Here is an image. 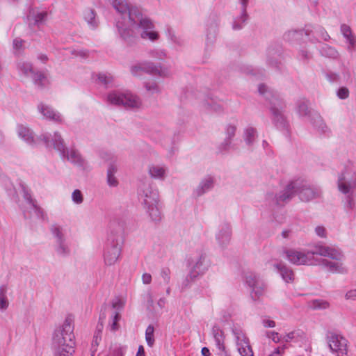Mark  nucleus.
<instances>
[{
	"label": "nucleus",
	"instance_id": "c756f323",
	"mask_svg": "<svg viewBox=\"0 0 356 356\" xmlns=\"http://www.w3.org/2000/svg\"><path fill=\"white\" fill-rule=\"evenodd\" d=\"M267 287L266 284L264 280H261L259 283L251 288V298L254 301H257L261 296L264 294L265 290Z\"/></svg>",
	"mask_w": 356,
	"mask_h": 356
},
{
	"label": "nucleus",
	"instance_id": "b1692460",
	"mask_svg": "<svg viewBox=\"0 0 356 356\" xmlns=\"http://www.w3.org/2000/svg\"><path fill=\"white\" fill-rule=\"evenodd\" d=\"M148 174L152 179L164 180L166 175V168L159 165H149L148 166Z\"/></svg>",
	"mask_w": 356,
	"mask_h": 356
},
{
	"label": "nucleus",
	"instance_id": "2f4dec72",
	"mask_svg": "<svg viewBox=\"0 0 356 356\" xmlns=\"http://www.w3.org/2000/svg\"><path fill=\"white\" fill-rule=\"evenodd\" d=\"M267 287L266 284L264 280H261L259 283L251 288V298L254 301H257L261 296L264 294L265 290Z\"/></svg>",
	"mask_w": 356,
	"mask_h": 356
},
{
	"label": "nucleus",
	"instance_id": "5701e85b",
	"mask_svg": "<svg viewBox=\"0 0 356 356\" xmlns=\"http://www.w3.org/2000/svg\"><path fill=\"white\" fill-rule=\"evenodd\" d=\"M38 108L39 112L47 119L55 122H60L61 120L59 113H56L51 106L40 103L38 106Z\"/></svg>",
	"mask_w": 356,
	"mask_h": 356
},
{
	"label": "nucleus",
	"instance_id": "39448f33",
	"mask_svg": "<svg viewBox=\"0 0 356 356\" xmlns=\"http://www.w3.org/2000/svg\"><path fill=\"white\" fill-rule=\"evenodd\" d=\"M123 224L115 221L111 223L110 234L104 254V262L106 265H113L118 260L123 243Z\"/></svg>",
	"mask_w": 356,
	"mask_h": 356
},
{
	"label": "nucleus",
	"instance_id": "774afa93",
	"mask_svg": "<svg viewBox=\"0 0 356 356\" xmlns=\"http://www.w3.org/2000/svg\"><path fill=\"white\" fill-rule=\"evenodd\" d=\"M262 323L265 327H274L275 326V322L269 319L263 320Z\"/></svg>",
	"mask_w": 356,
	"mask_h": 356
},
{
	"label": "nucleus",
	"instance_id": "4d7b16f0",
	"mask_svg": "<svg viewBox=\"0 0 356 356\" xmlns=\"http://www.w3.org/2000/svg\"><path fill=\"white\" fill-rule=\"evenodd\" d=\"M107 183L110 186H117L118 181L115 177V175H107Z\"/></svg>",
	"mask_w": 356,
	"mask_h": 356
},
{
	"label": "nucleus",
	"instance_id": "cd10ccee",
	"mask_svg": "<svg viewBox=\"0 0 356 356\" xmlns=\"http://www.w3.org/2000/svg\"><path fill=\"white\" fill-rule=\"evenodd\" d=\"M218 33V24L213 22L207 29L206 45L207 48L213 45L216 41V35Z\"/></svg>",
	"mask_w": 356,
	"mask_h": 356
},
{
	"label": "nucleus",
	"instance_id": "393cba45",
	"mask_svg": "<svg viewBox=\"0 0 356 356\" xmlns=\"http://www.w3.org/2000/svg\"><path fill=\"white\" fill-rule=\"evenodd\" d=\"M310 121L312 124L314 125V127L321 133L322 134H326L327 132H330V129L325 124L324 122L323 118L321 116L317 113H313Z\"/></svg>",
	"mask_w": 356,
	"mask_h": 356
},
{
	"label": "nucleus",
	"instance_id": "f257e3e1",
	"mask_svg": "<svg viewBox=\"0 0 356 356\" xmlns=\"http://www.w3.org/2000/svg\"><path fill=\"white\" fill-rule=\"evenodd\" d=\"M112 5L123 19L122 22H117L116 26L120 37L128 45L136 42V37L134 29L143 39L155 41L159 38L158 33L154 30L153 22L144 15L139 8L130 7L127 0H113Z\"/></svg>",
	"mask_w": 356,
	"mask_h": 356
},
{
	"label": "nucleus",
	"instance_id": "dca6fc26",
	"mask_svg": "<svg viewBox=\"0 0 356 356\" xmlns=\"http://www.w3.org/2000/svg\"><path fill=\"white\" fill-rule=\"evenodd\" d=\"M313 31L309 27H306L304 29L299 30H289L285 32L283 35V39L290 43H294L303 39V36H309Z\"/></svg>",
	"mask_w": 356,
	"mask_h": 356
},
{
	"label": "nucleus",
	"instance_id": "1a4fd4ad",
	"mask_svg": "<svg viewBox=\"0 0 356 356\" xmlns=\"http://www.w3.org/2000/svg\"><path fill=\"white\" fill-rule=\"evenodd\" d=\"M107 99L111 104L125 108H138L141 104L140 99L130 92L113 91L108 95Z\"/></svg>",
	"mask_w": 356,
	"mask_h": 356
},
{
	"label": "nucleus",
	"instance_id": "4c0bfd02",
	"mask_svg": "<svg viewBox=\"0 0 356 356\" xmlns=\"http://www.w3.org/2000/svg\"><path fill=\"white\" fill-rule=\"evenodd\" d=\"M321 54L322 56L330 58H337L339 56L338 51L334 48L327 44H324L321 49Z\"/></svg>",
	"mask_w": 356,
	"mask_h": 356
},
{
	"label": "nucleus",
	"instance_id": "2eb2a0df",
	"mask_svg": "<svg viewBox=\"0 0 356 356\" xmlns=\"http://www.w3.org/2000/svg\"><path fill=\"white\" fill-rule=\"evenodd\" d=\"M169 68H131V73L134 76L141 77L144 74L152 76L165 77L169 75Z\"/></svg>",
	"mask_w": 356,
	"mask_h": 356
},
{
	"label": "nucleus",
	"instance_id": "473e14b6",
	"mask_svg": "<svg viewBox=\"0 0 356 356\" xmlns=\"http://www.w3.org/2000/svg\"><path fill=\"white\" fill-rule=\"evenodd\" d=\"M65 54L72 58L84 59L88 57V51L81 48H69L66 49Z\"/></svg>",
	"mask_w": 356,
	"mask_h": 356
},
{
	"label": "nucleus",
	"instance_id": "de8ad7c7",
	"mask_svg": "<svg viewBox=\"0 0 356 356\" xmlns=\"http://www.w3.org/2000/svg\"><path fill=\"white\" fill-rule=\"evenodd\" d=\"M249 1L250 0H238L241 4V17L243 18V22L245 19H248V15L247 13V6L248 5Z\"/></svg>",
	"mask_w": 356,
	"mask_h": 356
},
{
	"label": "nucleus",
	"instance_id": "20e7f679",
	"mask_svg": "<svg viewBox=\"0 0 356 356\" xmlns=\"http://www.w3.org/2000/svg\"><path fill=\"white\" fill-rule=\"evenodd\" d=\"M310 252L312 255L317 254L331 259L332 260L321 259L319 261V265L330 273H345L346 272V269L342 263L343 254L339 250L322 243H317L313 246Z\"/></svg>",
	"mask_w": 356,
	"mask_h": 356
},
{
	"label": "nucleus",
	"instance_id": "f704fd0d",
	"mask_svg": "<svg viewBox=\"0 0 356 356\" xmlns=\"http://www.w3.org/2000/svg\"><path fill=\"white\" fill-rule=\"evenodd\" d=\"M309 308L312 309H326L330 307V303L327 300L322 299L313 300L308 303Z\"/></svg>",
	"mask_w": 356,
	"mask_h": 356
},
{
	"label": "nucleus",
	"instance_id": "f8f14e48",
	"mask_svg": "<svg viewBox=\"0 0 356 356\" xmlns=\"http://www.w3.org/2000/svg\"><path fill=\"white\" fill-rule=\"evenodd\" d=\"M326 340L330 351L338 356L347 354V340L341 335L334 332H328Z\"/></svg>",
	"mask_w": 356,
	"mask_h": 356
},
{
	"label": "nucleus",
	"instance_id": "4be33fe9",
	"mask_svg": "<svg viewBox=\"0 0 356 356\" xmlns=\"http://www.w3.org/2000/svg\"><path fill=\"white\" fill-rule=\"evenodd\" d=\"M231 227L227 223H223L220 226V231L216 235V239L220 246L228 244L231 239Z\"/></svg>",
	"mask_w": 356,
	"mask_h": 356
},
{
	"label": "nucleus",
	"instance_id": "49530a36",
	"mask_svg": "<svg viewBox=\"0 0 356 356\" xmlns=\"http://www.w3.org/2000/svg\"><path fill=\"white\" fill-rule=\"evenodd\" d=\"M247 20L248 19H245L244 22L243 21V18L241 17V13L239 16H237L234 19L232 24L233 29L236 31L241 30L243 27Z\"/></svg>",
	"mask_w": 356,
	"mask_h": 356
},
{
	"label": "nucleus",
	"instance_id": "bb28decb",
	"mask_svg": "<svg viewBox=\"0 0 356 356\" xmlns=\"http://www.w3.org/2000/svg\"><path fill=\"white\" fill-rule=\"evenodd\" d=\"M96 79L95 81L97 83H100L104 85L105 87H112L115 86L114 76L110 73L107 72H102L95 75Z\"/></svg>",
	"mask_w": 356,
	"mask_h": 356
},
{
	"label": "nucleus",
	"instance_id": "37998d69",
	"mask_svg": "<svg viewBox=\"0 0 356 356\" xmlns=\"http://www.w3.org/2000/svg\"><path fill=\"white\" fill-rule=\"evenodd\" d=\"M298 112L301 116H307L310 114V111L308 108L307 101L305 99H300L298 103Z\"/></svg>",
	"mask_w": 356,
	"mask_h": 356
},
{
	"label": "nucleus",
	"instance_id": "a211bd4d",
	"mask_svg": "<svg viewBox=\"0 0 356 356\" xmlns=\"http://www.w3.org/2000/svg\"><path fill=\"white\" fill-rule=\"evenodd\" d=\"M17 132L19 138H21L22 140H24L26 143L34 145L37 143V141L38 140H43V136L44 134L41 135L39 138L37 139L34 138L33 133V131L27 127L24 126V124H18L17 127ZM49 137L47 134H45Z\"/></svg>",
	"mask_w": 356,
	"mask_h": 356
},
{
	"label": "nucleus",
	"instance_id": "6e6552de",
	"mask_svg": "<svg viewBox=\"0 0 356 356\" xmlns=\"http://www.w3.org/2000/svg\"><path fill=\"white\" fill-rule=\"evenodd\" d=\"M337 186L340 192L347 195L346 206L353 209V190L356 188V172L346 170L341 173L338 177Z\"/></svg>",
	"mask_w": 356,
	"mask_h": 356
},
{
	"label": "nucleus",
	"instance_id": "4468645a",
	"mask_svg": "<svg viewBox=\"0 0 356 356\" xmlns=\"http://www.w3.org/2000/svg\"><path fill=\"white\" fill-rule=\"evenodd\" d=\"M21 73L30 77L34 84L42 88L49 83V79L43 70L39 68H20Z\"/></svg>",
	"mask_w": 356,
	"mask_h": 356
},
{
	"label": "nucleus",
	"instance_id": "864d4df0",
	"mask_svg": "<svg viewBox=\"0 0 356 356\" xmlns=\"http://www.w3.org/2000/svg\"><path fill=\"white\" fill-rule=\"evenodd\" d=\"M207 107L208 109H211L216 113H220L222 111L221 105L213 101L211 103H207Z\"/></svg>",
	"mask_w": 356,
	"mask_h": 356
},
{
	"label": "nucleus",
	"instance_id": "603ef678",
	"mask_svg": "<svg viewBox=\"0 0 356 356\" xmlns=\"http://www.w3.org/2000/svg\"><path fill=\"white\" fill-rule=\"evenodd\" d=\"M161 276L165 284H168L170 280V270L168 268H163L161 270Z\"/></svg>",
	"mask_w": 356,
	"mask_h": 356
},
{
	"label": "nucleus",
	"instance_id": "7c9ffc66",
	"mask_svg": "<svg viewBox=\"0 0 356 356\" xmlns=\"http://www.w3.org/2000/svg\"><path fill=\"white\" fill-rule=\"evenodd\" d=\"M267 287L266 284L264 280H261L259 283L251 288V298L254 301H257L261 296L264 294L265 290Z\"/></svg>",
	"mask_w": 356,
	"mask_h": 356
},
{
	"label": "nucleus",
	"instance_id": "5fc2aeb1",
	"mask_svg": "<svg viewBox=\"0 0 356 356\" xmlns=\"http://www.w3.org/2000/svg\"><path fill=\"white\" fill-rule=\"evenodd\" d=\"M106 318V315L104 312H101L99 315V321L97 325V330L95 332V334H101L102 330L103 329V321Z\"/></svg>",
	"mask_w": 356,
	"mask_h": 356
},
{
	"label": "nucleus",
	"instance_id": "bf43d9fd",
	"mask_svg": "<svg viewBox=\"0 0 356 356\" xmlns=\"http://www.w3.org/2000/svg\"><path fill=\"white\" fill-rule=\"evenodd\" d=\"M267 337L271 339L275 343H278L281 340V337L279 334L276 332H268Z\"/></svg>",
	"mask_w": 356,
	"mask_h": 356
},
{
	"label": "nucleus",
	"instance_id": "69168bd1",
	"mask_svg": "<svg viewBox=\"0 0 356 356\" xmlns=\"http://www.w3.org/2000/svg\"><path fill=\"white\" fill-rule=\"evenodd\" d=\"M219 350L218 355L219 356H231L230 353L228 352V350H226V348L224 346H222V348L221 346L217 348Z\"/></svg>",
	"mask_w": 356,
	"mask_h": 356
},
{
	"label": "nucleus",
	"instance_id": "e2e57ef3",
	"mask_svg": "<svg viewBox=\"0 0 356 356\" xmlns=\"http://www.w3.org/2000/svg\"><path fill=\"white\" fill-rule=\"evenodd\" d=\"M145 88L147 90L154 92H159L158 86L156 83H145Z\"/></svg>",
	"mask_w": 356,
	"mask_h": 356
},
{
	"label": "nucleus",
	"instance_id": "79ce46f5",
	"mask_svg": "<svg viewBox=\"0 0 356 356\" xmlns=\"http://www.w3.org/2000/svg\"><path fill=\"white\" fill-rule=\"evenodd\" d=\"M7 287L6 285H1L0 286V309L6 310L8 305L9 302L6 297Z\"/></svg>",
	"mask_w": 356,
	"mask_h": 356
},
{
	"label": "nucleus",
	"instance_id": "6ab92c4d",
	"mask_svg": "<svg viewBox=\"0 0 356 356\" xmlns=\"http://www.w3.org/2000/svg\"><path fill=\"white\" fill-rule=\"evenodd\" d=\"M341 32L346 39L347 50L353 54L356 51V36L353 33L350 27L345 24L341 26Z\"/></svg>",
	"mask_w": 356,
	"mask_h": 356
},
{
	"label": "nucleus",
	"instance_id": "0eeeda50",
	"mask_svg": "<svg viewBox=\"0 0 356 356\" xmlns=\"http://www.w3.org/2000/svg\"><path fill=\"white\" fill-rule=\"evenodd\" d=\"M43 140L47 147L52 146L54 149L58 152L63 159L72 162L77 166L85 168L86 162L82 158L81 154L75 149H71L70 151L65 147L64 140L58 132H55L51 140L46 135L43 136Z\"/></svg>",
	"mask_w": 356,
	"mask_h": 356
},
{
	"label": "nucleus",
	"instance_id": "c03bdc74",
	"mask_svg": "<svg viewBox=\"0 0 356 356\" xmlns=\"http://www.w3.org/2000/svg\"><path fill=\"white\" fill-rule=\"evenodd\" d=\"M238 350L241 356H254L252 349L249 342H245L242 345H238Z\"/></svg>",
	"mask_w": 356,
	"mask_h": 356
},
{
	"label": "nucleus",
	"instance_id": "72a5a7b5",
	"mask_svg": "<svg viewBox=\"0 0 356 356\" xmlns=\"http://www.w3.org/2000/svg\"><path fill=\"white\" fill-rule=\"evenodd\" d=\"M212 334L216 342V348L224 346L223 332L218 325H214L212 328Z\"/></svg>",
	"mask_w": 356,
	"mask_h": 356
},
{
	"label": "nucleus",
	"instance_id": "e433bc0d",
	"mask_svg": "<svg viewBox=\"0 0 356 356\" xmlns=\"http://www.w3.org/2000/svg\"><path fill=\"white\" fill-rule=\"evenodd\" d=\"M236 130V127L232 124H228L226 128V135L227 137L225 139V141L222 143V145L223 146V149H226L227 147L231 143V139L233 138L235 135V132Z\"/></svg>",
	"mask_w": 356,
	"mask_h": 356
},
{
	"label": "nucleus",
	"instance_id": "c9c22d12",
	"mask_svg": "<svg viewBox=\"0 0 356 356\" xmlns=\"http://www.w3.org/2000/svg\"><path fill=\"white\" fill-rule=\"evenodd\" d=\"M257 136L256 129L250 127L245 129L244 133V140L248 145H251L254 142Z\"/></svg>",
	"mask_w": 356,
	"mask_h": 356
},
{
	"label": "nucleus",
	"instance_id": "ea45409f",
	"mask_svg": "<svg viewBox=\"0 0 356 356\" xmlns=\"http://www.w3.org/2000/svg\"><path fill=\"white\" fill-rule=\"evenodd\" d=\"M55 250L60 256H67L70 253V248L66 243V240L63 241L56 242L55 245Z\"/></svg>",
	"mask_w": 356,
	"mask_h": 356
},
{
	"label": "nucleus",
	"instance_id": "9d476101",
	"mask_svg": "<svg viewBox=\"0 0 356 356\" xmlns=\"http://www.w3.org/2000/svg\"><path fill=\"white\" fill-rule=\"evenodd\" d=\"M192 262L193 265L182 283L184 287H188L191 282H193L199 275H203L209 266L204 253L200 254L195 259L192 260Z\"/></svg>",
	"mask_w": 356,
	"mask_h": 356
},
{
	"label": "nucleus",
	"instance_id": "052dcab7",
	"mask_svg": "<svg viewBox=\"0 0 356 356\" xmlns=\"http://www.w3.org/2000/svg\"><path fill=\"white\" fill-rule=\"evenodd\" d=\"M31 208L33 209V210L34 211L35 215L38 217V218H43V216H44V212H43V210L38 206L36 204V202L34 203L32 206H31Z\"/></svg>",
	"mask_w": 356,
	"mask_h": 356
},
{
	"label": "nucleus",
	"instance_id": "f3484780",
	"mask_svg": "<svg viewBox=\"0 0 356 356\" xmlns=\"http://www.w3.org/2000/svg\"><path fill=\"white\" fill-rule=\"evenodd\" d=\"M309 251L307 254L299 252L295 250H288L285 252L288 260L296 265H308L309 264V254L312 253Z\"/></svg>",
	"mask_w": 356,
	"mask_h": 356
},
{
	"label": "nucleus",
	"instance_id": "f03ea898",
	"mask_svg": "<svg viewBox=\"0 0 356 356\" xmlns=\"http://www.w3.org/2000/svg\"><path fill=\"white\" fill-rule=\"evenodd\" d=\"M52 347L54 356H72L74 353L75 336L72 319L66 318L61 327L56 329L53 334Z\"/></svg>",
	"mask_w": 356,
	"mask_h": 356
},
{
	"label": "nucleus",
	"instance_id": "aec40b11",
	"mask_svg": "<svg viewBox=\"0 0 356 356\" xmlns=\"http://www.w3.org/2000/svg\"><path fill=\"white\" fill-rule=\"evenodd\" d=\"M309 27L313 31L309 36H307L309 41L312 42H321V40L327 41L330 37L326 30L321 26H306Z\"/></svg>",
	"mask_w": 356,
	"mask_h": 356
},
{
	"label": "nucleus",
	"instance_id": "9b49d317",
	"mask_svg": "<svg viewBox=\"0 0 356 356\" xmlns=\"http://www.w3.org/2000/svg\"><path fill=\"white\" fill-rule=\"evenodd\" d=\"M296 194L302 202H308L321 196L322 191L318 186L310 185L303 180H296Z\"/></svg>",
	"mask_w": 356,
	"mask_h": 356
},
{
	"label": "nucleus",
	"instance_id": "13d9d810",
	"mask_svg": "<svg viewBox=\"0 0 356 356\" xmlns=\"http://www.w3.org/2000/svg\"><path fill=\"white\" fill-rule=\"evenodd\" d=\"M23 191L24 198L31 206L35 203V200L32 198L31 193L28 191H26L25 188H23Z\"/></svg>",
	"mask_w": 356,
	"mask_h": 356
},
{
	"label": "nucleus",
	"instance_id": "09e8293b",
	"mask_svg": "<svg viewBox=\"0 0 356 356\" xmlns=\"http://www.w3.org/2000/svg\"><path fill=\"white\" fill-rule=\"evenodd\" d=\"M72 201L76 204H81L83 201V197L81 191L76 189L72 192Z\"/></svg>",
	"mask_w": 356,
	"mask_h": 356
},
{
	"label": "nucleus",
	"instance_id": "58836bf2",
	"mask_svg": "<svg viewBox=\"0 0 356 356\" xmlns=\"http://www.w3.org/2000/svg\"><path fill=\"white\" fill-rule=\"evenodd\" d=\"M50 229L54 237L56 239V243L66 240L63 231V228L60 226L54 224L51 225Z\"/></svg>",
	"mask_w": 356,
	"mask_h": 356
},
{
	"label": "nucleus",
	"instance_id": "680f3d73",
	"mask_svg": "<svg viewBox=\"0 0 356 356\" xmlns=\"http://www.w3.org/2000/svg\"><path fill=\"white\" fill-rule=\"evenodd\" d=\"M345 298L347 300H356V289H353L348 291L346 295Z\"/></svg>",
	"mask_w": 356,
	"mask_h": 356
},
{
	"label": "nucleus",
	"instance_id": "a878e982",
	"mask_svg": "<svg viewBox=\"0 0 356 356\" xmlns=\"http://www.w3.org/2000/svg\"><path fill=\"white\" fill-rule=\"evenodd\" d=\"M213 186V178L209 176L204 179L195 191L197 196H201L206 192L211 190Z\"/></svg>",
	"mask_w": 356,
	"mask_h": 356
},
{
	"label": "nucleus",
	"instance_id": "8fccbe9b",
	"mask_svg": "<svg viewBox=\"0 0 356 356\" xmlns=\"http://www.w3.org/2000/svg\"><path fill=\"white\" fill-rule=\"evenodd\" d=\"M47 17V12L38 13L35 16V23L39 26L40 24H42L44 22Z\"/></svg>",
	"mask_w": 356,
	"mask_h": 356
},
{
	"label": "nucleus",
	"instance_id": "ddd939ff",
	"mask_svg": "<svg viewBox=\"0 0 356 356\" xmlns=\"http://www.w3.org/2000/svg\"><path fill=\"white\" fill-rule=\"evenodd\" d=\"M296 181H292L284 188L283 191H280L278 194L273 196V194H268V198L273 197L275 203L277 205H283L285 203L289 202L296 194Z\"/></svg>",
	"mask_w": 356,
	"mask_h": 356
},
{
	"label": "nucleus",
	"instance_id": "c85d7f7f",
	"mask_svg": "<svg viewBox=\"0 0 356 356\" xmlns=\"http://www.w3.org/2000/svg\"><path fill=\"white\" fill-rule=\"evenodd\" d=\"M84 19L88 23V26L92 29H95L98 26L99 21L97 19V14L93 9H86L84 11Z\"/></svg>",
	"mask_w": 356,
	"mask_h": 356
},
{
	"label": "nucleus",
	"instance_id": "7ed1b4c3",
	"mask_svg": "<svg viewBox=\"0 0 356 356\" xmlns=\"http://www.w3.org/2000/svg\"><path fill=\"white\" fill-rule=\"evenodd\" d=\"M258 92L260 95L264 96L266 101L269 102V109L274 125L280 129H287L288 122L284 114L285 105L282 99L280 98L277 92L270 89L264 83L259 85Z\"/></svg>",
	"mask_w": 356,
	"mask_h": 356
},
{
	"label": "nucleus",
	"instance_id": "338daca9",
	"mask_svg": "<svg viewBox=\"0 0 356 356\" xmlns=\"http://www.w3.org/2000/svg\"><path fill=\"white\" fill-rule=\"evenodd\" d=\"M112 307L114 309H120L122 308L123 303L121 300L120 299H115L112 302Z\"/></svg>",
	"mask_w": 356,
	"mask_h": 356
},
{
	"label": "nucleus",
	"instance_id": "0e129e2a",
	"mask_svg": "<svg viewBox=\"0 0 356 356\" xmlns=\"http://www.w3.org/2000/svg\"><path fill=\"white\" fill-rule=\"evenodd\" d=\"M316 234L321 237H325V229L323 226H318L315 229Z\"/></svg>",
	"mask_w": 356,
	"mask_h": 356
},
{
	"label": "nucleus",
	"instance_id": "a18cd8bd",
	"mask_svg": "<svg viewBox=\"0 0 356 356\" xmlns=\"http://www.w3.org/2000/svg\"><path fill=\"white\" fill-rule=\"evenodd\" d=\"M232 332L236 337L237 346H238V345L245 343V342H249L248 339L244 336L241 330L235 329L233 330Z\"/></svg>",
	"mask_w": 356,
	"mask_h": 356
},
{
	"label": "nucleus",
	"instance_id": "6e6d98bb",
	"mask_svg": "<svg viewBox=\"0 0 356 356\" xmlns=\"http://www.w3.org/2000/svg\"><path fill=\"white\" fill-rule=\"evenodd\" d=\"M24 40L20 38H15L13 40V48L15 50V53H19L23 47Z\"/></svg>",
	"mask_w": 356,
	"mask_h": 356
},
{
	"label": "nucleus",
	"instance_id": "a19ab883",
	"mask_svg": "<svg viewBox=\"0 0 356 356\" xmlns=\"http://www.w3.org/2000/svg\"><path fill=\"white\" fill-rule=\"evenodd\" d=\"M245 280L247 285L250 288H252L257 283H259L261 280H262V279H261L259 275L256 274L255 273L250 272L248 273L245 275Z\"/></svg>",
	"mask_w": 356,
	"mask_h": 356
},
{
	"label": "nucleus",
	"instance_id": "423d86ee",
	"mask_svg": "<svg viewBox=\"0 0 356 356\" xmlns=\"http://www.w3.org/2000/svg\"><path fill=\"white\" fill-rule=\"evenodd\" d=\"M139 195L144 207L154 221L161 220L159 195L158 190L149 183H143L140 188Z\"/></svg>",
	"mask_w": 356,
	"mask_h": 356
},
{
	"label": "nucleus",
	"instance_id": "3c124183",
	"mask_svg": "<svg viewBox=\"0 0 356 356\" xmlns=\"http://www.w3.org/2000/svg\"><path fill=\"white\" fill-rule=\"evenodd\" d=\"M337 95L339 99H345L349 96V90L346 87H341L338 89Z\"/></svg>",
	"mask_w": 356,
	"mask_h": 356
},
{
	"label": "nucleus",
	"instance_id": "412c9836",
	"mask_svg": "<svg viewBox=\"0 0 356 356\" xmlns=\"http://www.w3.org/2000/svg\"><path fill=\"white\" fill-rule=\"evenodd\" d=\"M273 268L276 272L279 273L282 278L286 282H292L294 280V273L293 270L287 267L282 262L275 263L272 265Z\"/></svg>",
	"mask_w": 356,
	"mask_h": 356
}]
</instances>
